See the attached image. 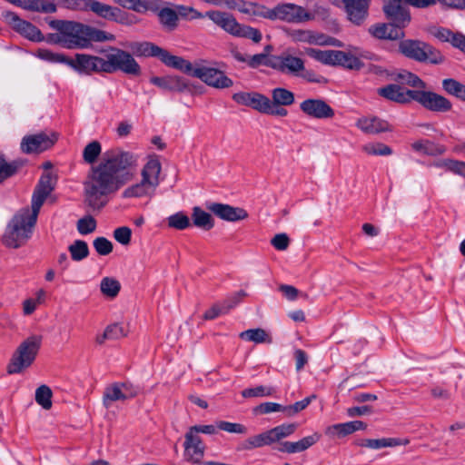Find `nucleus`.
Instances as JSON below:
<instances>
[{
    "instance_id": "nucleus-30",
    "label": "nucleus",
    "mask_w": 465,
    "mask_h": 465,
    "mask_svg": "<svg viewBox=\"0 0 465 465\" xmlns=\"http://www.w3.org/2000/svg\"><path fill=\"white\" fill-rule=\"evenodd\" d=\"M272 444V439L270 438L268 430H265L262 433L252 435L242 440L238 444L236 450L238 451H248Z\"/></svg>"
},
{
    "instance_id": "nucleus-22",
    "label": "nucleus",
    "mask_w": 465,
    "mask_h": 465,
    "mask_svg": "<svg viewBox=\"0 0 465 465\" xmlns=\"http://www.w3.org/2000/svg\"><path fill=\"white\" fill-rule=\"evenodd\" d=\"M92 11L96 15L117 23H124L126 18V13L122 11L119 7L112 6L97 0H89L87 11Z\"/></svg>"
},
{
    "instance_id": "nucleus-61",
    "label": "nucleus",
    "mask_w": 465,
    "mask_h": 465,
    "mask_svg": "<svg viewBox=\"0 0 465 465\" xmlns=\"http://www.w3.org/2000/svg\"><path fill=\"white\" fill-rule=\"evenodd\" d=\"M35 190L40 193H43V194H45L48 196L54 190L53 178H52L51 173H44L41 176Z\"/></svg>"
},
{
    "instance_id": "nucleus-10",
    "label": "nucleus",
    "mask_w": 465,
    "mask_h": 465,
    "mask_svg": "<svg viewBox=\"0 0 465 465\" xmlns=\"http://www.w3.org/2000/svg\"><path fill=\"white\" fill-rule=\"evenodd\" d=\"M382 10L387 20L397 29L403 30L411 22L410 9L403 0H385Z\"/></svg>"
},
{
    "instance_id": "nucleus-27",
    "label": "nucleus",
    "mask_w": 465,
    "mask_h": 465,
    "mask_svg": "<svg viewBox=\"0 0 465 465\" xmlns=\"http://www.w3.org/2000/svg\"><path fill=\"white\" fill-rule=\"evenodd\" d=\"M369 33L377 39L398 40L405 36L403 30L395 28L390 22L379 23L369 28Z\"/></svg>"
},
{
    "instance_id": "nucleus-35",
    "label": "nucleus",
    "mask_w": 465,
    "mask_h": 465,
    "mask_svg": "<svg viewBox=\"0 0 465 465\" xmlns=\"http://www.w3.org/2000/svg\"><path fill=\"white\" fill-rule=\"evenodd\" d=\"M306 54L314 60L328 65H335L337 50H321L318 48H306Z\"/></svg>"
},
{
    "instance_id": "nucleus-54",
    "label": "nucleus",
    "mask_w": 465,
    "mask_h": 465,
    "mask_svg": "<svg viewBox=\"0 0 465 465\" xmlns=\"http://www.w3.org/2000/svg\"><path fill=\"white\" fill-rule=\"evenodd\" d=\"M275 390L272 387L260 385L255 388H249L243 390L242 391V396L243 398L264 397L272 396Z\"/></svg>"
},
{
    "instance_id": "nucleus-34",
    "label": "nucleus",
    "mask_w": 465,
    "mask_h": 465,
    "mask_svg": "<svg viewBox=\"0 0 465 465\" xmlns=\"http://www.w3.org/2000/svg\"><path fill=\"white\" fill-rule=\"evenodd\" d=\"M335 65H340L351 70H360L363 63L351 54L337 50Z\"/></svg>"
},
{
    "instance_id": "nucleus-8",
    "label": "nucleus",
    "mask_w": 465,
    "mask_h": 465,
    "mask_svg": "<svg viewBox=\"0 0 465 465\" xmlns=\"http://www.w3.org/2000/svg\"><path fill=\"white\" fill-rule=\"evenodd\" d=\"M104 62L106 74L117 71L134 76L141 74V67L135 59L128 52L116 47L109 48L104 55Z\"/></svg>"
},
{
    "instance_id": "nucleus-59",
    "label": "nucleus",
    "mask_w": 465,
    "mask_h": 465,
    "mask_svg": "<svg viewBox=\"0 0 465 465\" xmlns=\"http://www.w3.org/2000/svg\"><path fill=\"white\" fill-rule=\"evenodd\" d=\"M217 428L219 430H224L229 433H235V434H246L247 433V428L241 423L219 420V421H217Z\"/></svg>"
},
{
    "instance_id": "nucleus-25",
    "label": "nucleus",
    "mask_w": 465,
    "mask_h": 465,
    "mask_svg": "<svg viewBox=\"0 0 465 465\" xmlns=\"http://www.w3.org/2000/svg\"><path fill=\"white\" fill-rule=\"evenodd\" d=\"M356 126L368 134H377L392 130L387 121L376 116L360 118L356 123Z\"/></svg>"
},
{
    "instance_id": "nucleus-11",
    "label": "nucleus",
    "mask_w": 465,
    "mask_h": 465,
    "mask_svg": "<svg viewBox=\"0 0 465 465\" xmlns=\"http://www.w3.org/2000/svg\"><path fill=\"white\" fill-rule=\"evenodd\" d=\"M4 22L14 31L33 42L45 41V36L35 25L22 19L17 14L10 11L3 12Z\"/></svg>"
},
{
    "instance_id": "nucleus-16",
    "label": "nucleus",
    "mask_w": 465,
    "mask_h": 465,
    "mask_svg": "<svg viewBox=\"0 0 465 465\" xmlns=\"http://www.w3.org/2000/svg\"><path fill=\"white\" fill-rule=\"evenodd\" d=\"M192 75L217 89L229 88L233 84L232 80L227 77L223 71L213 67L201 66L194 68Z\"/></svg>"
},
{
    "instance_id": "nucleus-41",
    "label": "nucleus",
    "mask_w": 465,
    "mask_h": 465,
    "mask_svg": "<svg viewBox=\"0 0 465 465\" xmlns=\"http://www.w3.org/2000/svg\"><path fill=\"white\" fill-rule=\"evenodd\" d=\"M131 49L137 55L158 57L162 47L150 42H136L132 44Z\"/></svg>"
},
{
    "instance_id": "nucleus-64",
    "label": "nucleus",
    "mask_w": 465,
    "mask_h": 465,
    "mask_svg": "<svg viewBox=\"0 0 465 465\" xmlns=\"http://www.w3.org/2000/svg\"><path fill=\"white\" fill-rule=\"evenodd\" d=\"M114 238L122 245H128L131 242L132 230L127 226H121L114 231Z\"/></svg>"
},
{
    "instance_id": "nucleus-36",
    "label": "nucleus",
    "mask_w": 465,
    "mask_h": 465,
    "mask_svg": "<svg viewBox=\"0 0 465 465\" xmlns=\"http://www.w3.org/2000/svg\"><path fill=\"white\" fill-rule=\"evenodd\" d=\"M240 338L255 343H272L271 335L263 329H249L240 333Z\"/></svg>"
},
{
    "instance_id": "nucleus-26",
    "label": "nucleus",
    "mask_w": 465,
    "mask_h": 465,
    "mask_svg": "<svg viewBox=\"0 0 465 465\" xmlns=\"http://www.w3.org/2000/svg\"><path fill=\"white\" fill-rule=\"evenodd\" d=\"M150 81L153 84L165 91L182 93L188 89L187 81L183 77L177 75L153 76Z\"/></svg>"
},
{
    "instance_id": "nucleus-38",
    "label": "nucleus",
    "mask_w": 465,
    "mask_h": 465,
    "mask_svg": "<svg viewBox=\"0 0 465 465\" xmlns=\"http://www.w3.org/2000/svg\"><path fill=\"white\" fill-rule=\"evenodd\" d=\"M442 89L450 95L465 102V85L453 78L442 81Z\"/></svg>"
},
{
    "instance_id": "nucleus-9",
    "label": "nucleus",
    "mask_w": 465,
    "mask_h": 465,
    "mask_svg": "<svg viewBox=\"0 0 465 465\" xmlns=\"http://www.w3.org/2000/svg\"><path fill=\"white\" fill-rule=\"evenodd\" d=\"M49 26L56 33L48 34L45 40L53 45H59L66 49L76 48L75 21L52 19L48 21Z\"/></svg>"
},
{
    "instance_id": "nucleus-28",
    "label": "nucleus",
    "mask_w": 465,
    "mask_h": 465,
    "mask_svg": "<svg viewBox=\"0 0 465 465\" xmlns=\"http://www.w3.org/2000/svg\"><path fill=\"white\" fill-rule=\"evenodd\" d=\"M366 423L361 420L337 423L326 428L325 434L331 438H342L357 430H363L366 429Z\"/></svg>"
},
{
    "instance_id": "nucleus-19",
    "label": "nucleus",
    "mask_w": 465,
    "mask_h": 465,
    "mask_svg": "<svg viewBox=\"0 0 465 465\" xmlns=\"http://www.w3.org/2000/svg\"><path fill=\"white\" fill-rule=\"evenodd\" d=\"M300 109L312 118L329 119L334 116V110L322 99H306L300 104Z\"/></svg>"
},
{
    "instance_id": "nucleus-60",
    "label": "nucleus",
    "mask_w": 465,
    "mask_h": 465,
    "mask_svg": "<svg viewBox=\"0 0 465 465\" xmlns=\"http://www.w3.org/2000/svg\"><path fill=\"white\" fill-rule=\"evenodd\" d=\"M166 5L170 4L163 0H141L140 13L151 11L158 15Z\"/></svg>"
},
{
    "instance_id": "nucleus-5",
    "label": "nucleus",
    "mask_w": 465,
    "mask_h": 465,
    "mask_svg": "<svg viewBox=\"0 0 465 465\" xmlns=\"http://www.w3.org/2000/svg\"><path fill=\"white\" fill-rule=\"evenodd\" d=\"M399 51L405 57L419 63L441 64L444 55L431 45L414 39H404L399 44Z\"/></svg>"
},
{
    "instance_id": "nucleus-48",
    "label": "nucleus",
    "mask_w": 465,
    "mask_h": 465,
    "mask_svg": "<svg viewBox=\"0 0 465 465\" xmlns=\"http://www.w3.org/2000/svg\"><path fill=\"white\" fill-rule=\"evenodd\" d=\"M102 152L101 143L98 141L89 143L83 151V158L87 163H94Z\"/></svg>"
},
{
    "instance_id": "nucleus-12",
    "label": "nucleus",
    "mask_w": 465,
    "mask_h": 465,
    "mask_svg": "<svg viewBox=\"0 0 465 465\" xmlns=\"http://www.w3.org/2000/svg\"><path fill=\"white\" fill-rule=\"evenodd\" d=\"M57 139V134L51 131L25 135L21 141L20 149L26 154L39 153L50 149Z\"/></svg>"
},
{
    "instance_id": "nucleus-13",
    "label": "nucleus",
    "mask_w": 465,
    "mask_h": 465,
    "mask_svg": "<svg viewBox=\"0 0 465 465\" xmlns=\"http://www.w3.org/2000/svg\"><path fill=\"white\" fill-rule=\"evenodd\" d=\"M75 35L77 49L88 48L92 42H106L114 40V35L113 34L79 22H75Z\"/></svg>"
},
{
    "instance_id": "nucleus-57",
    "label": "nucleus",
    "mask_w": 465,
    "mask_h": 465,
    "mask_svg": "<svg viewBox=\"0 0 465 465\" xmlns=\"http://www.w3.org/2000/svg\"><path fill=\"white\" fill-rule=\"evenodd\" d=\"M271 99L262 94L256 93V94L253 95L251 107L262 114H267L271 108Z\"/></svg>"
},
{
    "instance_id": "nucleus-15",
    "label": "nucleus",
    "mask_w": 465,
    "mask_h": 465,
    "mask_svg": "<svg viewBox=\"0 0 465 465\" xmlns=\"http://www.w3.org/2000/svg\"><path fill=\"white\" fill-rule=\"evenodd\" d=\"M413 101L431 112L447 113L452 109V104L449 99L437 93L423 89L416 90Z\"/></svg>"
},
{
    "instance_id": "nucleus-58",
    "label": "nucleus",
    "mask_w": 465,
    "mask_h": 465,
    "mask_svg": "<svg viewBox=\"0 0 465 465\" xmlns=\"http://www.w3.org/2000/svg\"><path fill=\"white\" fill-rule=\"evenodd\" d=\"M178 17L181 16L182 18L187 19V20H195V19H201L205 16V14H202L201 12L197 11L192 6L183 5H176Z\"/></svg>"
},
{
    "instance_id": "nucleus-21",
    "label": "nucleus",
    "mask_w": 465,
    "mask_h": 465,
    "mask_svg": "<svg viewBox=\"0 0 465 465\" xmlns=\"http://www.w3.org/2000/svg\"><path fill=\"white\" fill-rule=\"evenodd\" d=\"M416 90L406 89L400 84H391L377 90V94L391 102L409 104L414 100Z\"/></svg>"
},
{
    "instance_id": "nucleus-31",
    "label": "nucleus",
    "mask_w": 465,
    "mask_h": 465,
    "mask_svg": "<svg viewBox=\"0 0 465 465\" xmlns=\"http://www.w3.org/2000/svg\"><path fill=\"white\" fill-rule=\"evenodd\" d=\"M166 5L157 15L160 25L167 31H173L178 27L177 9H173Z\"/></svg>"
},
{
    "instance_id": "nucleus-46",
    "label": "nucleus",
    "mask_w": 465,
    "mask_h": 465,
    "mask_svg": "<svg viewBox=\"0 0 465 465\" xmlns=\"http://www.w3.org/2000/svg\"><path fill=\"white\" fill-rule=\"evenodd\" d=\"M71 258L75 262H80L89 255L87 243L83 240H76L68 247Z\"/></svg>"
},
{
    "instance_id": "nucleus-17",
    "label": "nucleus",
    "mask_w": 465,
    "mask_h": 465,
    "mask_svg": "<svg viewBox=\"0 0 465 465\" xmlns=\"http://www.w3.org/2000/svg\"><path fill=\"white\" fill-rule=\"evenodd\" d=\"M271 67L282 74L298 76L304 71V62L302 58L285 52L272 58Z\"/></svg>"
},
{
    "instance_id": "nucleus-42",
    "label": "nucleus",
    "mask_w": 465,
    "mask_h": 465,
    "mask_svg": "<svg viewBox=\"0 0 465 465\" xmlns=\"http://www.w3.org/2000/svg\"><path fill=\"white\" fill-rule=\"evenodd\" d=\"M35 55L39 59L46 61L48 63L64 64L68 66H69V63H70V59H71L64 54L54 53V52H52L51 50L45 49V48H39L36 51Z\"/></svg>"
},
{
    "instance_id": "nucleus-44",
    "label": "nucleus",
    "mask_w": 465,
    "mask_h": 465,
    "mask_svg": "<svg viewBox=\"0 0 465 465\" xmlns=\"http://www.w3.org/2000/svg\"><path fill=\"white\" fill-rule=\"evenodd\" d=\"M411 147L416 152H420L426 154L436 155L442 154L445 150L442 146L436 145L429 140H420L414 142Z\"/></svg>"
},
{
    "instance_id": "nucleus-20",
    "label": "nucleus",
    "mask_w": 465,
    "mask_h": 465,
    "mask_svg": "<svg viewBox=\"0 0 465 465\" xmlns=\"http://www.w3.org/2000/svg\"><path fill=\"white\" fill-rule=\"evenodd\" d=\"M184 438V460L190 463H199L203 460L205 450V445L201 437L187 431Z\"/></svg>"
},
{
    "instance_id": "nucleus-49",
    "label": "nucleus",
    "mask_w": 465,
    "mask_h": 465,
    "mask_svg": "<svg viewBox=\"0 0 465 465\" xmlns=\"http://www.w3.org/2000/svg\"><path fill=\"white\" fill-rule=\"evenodd\" d=\"M362 151L369 155H391L392 153V150L390 146L382 143H370L362 147Z\"/></svg>"
},
{
    "instance_id": "nucleus-33",
    "label": "nucleus",
    "mask_w": 465,
    "mask_h": 465,
    "mask_svg": "<svg viewBox=\"0 0 465 465\" xmlns=\"http://www.w3.org/2000/svg\"><path fill=\"white\" fill-rule=\"evenodd\" d=\"M393 80L414 88L425 89L427 86L421 78L407 70H401L395 74Z\"/></svg>"
},
{
    "instance_id": "nucleus-51",
    "label": "nucleus",
    "mask_w": 465,
    "mask_h": 465,
    "mask_svg": "<svg viewBox=\"0 0 465 465\" xmlns=\"http://www.w3.org/2000/svg\"><path fill=\"white\" fill-rule=\"evenodd\" d=\"M47 195L34 191L32 196V210H29V217L31 218V223H36L39 211L45 203Z\"/></svg>"
},
{
    "instance_id": "nucleus-52",
    "label": "nucleus",
    "mask_w": 465,
    "mask_h": 465,
    "mask_svg": "<svg viewBox=\"0 0 465 465\" xmlns=\"http://www.w3.org/2000/svg\"><path fill=\"white\" fill-rule=\"evenodd\" d=\"M251 8L242 9L241 11L245 14H252L255 16L274 20L273 8L270 9L264 5H259L257 4H250Z\"/></svg>"
},
{
    "instance_id": "nucleus-47",
    "label": "nucleus",
    "mask_w": 465,
    "mask_h": 465,
    "mask_svg": "<svg viewBox=\"0 0 465 465\" xmlns=\"http://www.w3.org/2000/svg\"><path fill=\"white\" fill-rule=\"evenodd\" d=\"M52 390L47 385H41L35 391V401L45 410L52 407Z\"/></svg>"
},
{
    "instance_id": "nucleus-7",
    "label": "nucleus",
    "mask_w": 465,
    "mask_h": 465,
    "mask_svg": "<svg viewBox=\"0 0 465 465\" xmlns=\"http://www.w3.org/2000/svg\"><path fill=\"white\" fill-rule=\"evenodd\" d=\"M41 343L42 337L38 335H32L22 341L12 355L7 372L16 374L30 367L36 358Z\"/></svg>"
},
{
    "instance_id": "nucleus-3",
    "label": "nucleus",
    "mask_w": 465,
    "mask_h": 465,
    "mask_svg": "<svg viewBox=\"0 0 465 465\" xmlns=\"http://www.w3.org/2000/svg\"><path fill=\"white\" fill-rule=\"evenodd\" d=\"M297 428V423H283L268 430V433L272 439V443H280L277 448L279 451L289 454L302 452L308 450L320 440L321 434L314 432L313 434L306 436L295 442L281 441L282 439L292 435L296 431Z\"/></svg>"
},
{
    "instance_id": "nucleus-2",
    "label": "nucleus",
    "mask_w": 465,
    "mask_h": 465,
    "mask_svg": "<svg viewBox=\"0 0 465 465\" xmlns=\"http://www.w3.org/2000/svg\"><path fill=\"white\" fill-rule=\"evenodd\" d=\"M161 170L160 161L155 157L150 158L141 171V181L124 189L122 194L123 197H152L160 183Z\"/></svg>"
},
{
    "instance_id": "nucleus-29",
    "label": "nucleus",
    "mask_w": 465,
    "mask_h": 465,
    "mask_svg": "<svg viewBox=\"0 0 465 465\" xmlns=\"http://www.w3.org/2000/svg\"><path fill=\"white\" fill-rule=\"evenodd\" d=\"M158 58L167 66L178 69L185 74L192 75L193 64L183 57L173 55L165 49H161Z\"/></svg>"
},
{
    "instance_id": "nucleus-50",
    "label": "nucleus",
    "mask_w": 465,
    "mask_h": 465,
    "mask_svg": "<svg viewBox=\"0 0 465 465\" xmlns=\"http://www.w3.org/2000/svg\"><path fill=\"white\" fill-rule=\"evenodd\" d=\"M168 226L176 230H184L191 225L189 217L178 212L167 218Z\"/></svg>"
},
{
    "instance_id": "nucleus-53",
    "label": "nucleus",
    "mask_w": 465,
    "mask_h": 465,
    "mask_svg": "<svg viewBox=\"0 0 465 465\" xmlns=\"http://www.w3.org/2000/svg\"><path fill=\"white\" fill-rule=\"evenodd\" d=\"M435 165L437 167L446 168L448 171L454 173L455 174H459L465 178V163L455 161V160H443L441 162L436 163Z\"/></svg>"
},
{
    "instance_id": "nucleus-18",
    "label": "nucleus",
    "mask_w": 465,
    "mask_h": 465,
    "mask_svg": "<svg viewBox=\"0 0 465 465\" xmlns=\"http://www.w3.org/2000/svg\"><path fill=\"white\" fill-rule=\"evenodd\" d=\"M274 20L288 23H301L311 18L310 14L302 6L293 4H282L273 8Z\"/></svg>"
},
{
    "instance_id": "nucleus-1",
    "label": "nucleus",
    "mask_w": 465,
    "mask_h": 465,
    "mask_svg": "<svg viewBox=\"0 0 465 465\" xmlns=\"http://www.w3.org/2000/svg\"><path fill=\"white\" fill-rule=\"evenodd\" d=\"M139 155L115 147L104 153L100 163L93 167L84 183L85 203L101 209L107 196L117 192L135 176Z\"/></svg>"
},
{
    "instance_id": "nucleus-39",
    "label": "nucleus",
    "mask_w": 465,
    "mask_h": 465,
    "mask_svg": "<svg viewBox=\"0 0 465 465\" xmlns=\"http://www.w3.org/2000/svg\"><path fill=\"white\" fill-rule=\"evenodd\" d=\"M410 440L400 438H381V439H370V449L380 450L382 448H393L401 445H408Z\"/></svg>"
},
{
    "instance_id": "nucleus-45",
    "label": "nucleus",
    "mask_w": 465,
    "mask_h": 465,
    "mask_svg": "<svg viewBox=\"0 0 465 465\" xmlns=\"http://www.w3.org/2000/svg\"><path fill=\"white\" fill-rule=\"evenodd\" d=\"M121 289L120 282L112 277H104L100 283L101 292L109 298H114L118 295Z\"/></svg>"
},
{
    "instance_id": "nucleus-6",
    "label": "nucleus",
    "mask_w": 465,
    "mask_h": 465,
    "mask_svg": "<svg viewBox=\"0 0 465 465\" xmlns=\"http://www.w3.org/2000/svg\"><path fill=\"white\" fill-rule=\"evenodd\" d=\"M205 16L233 36L248 38L254 43L261 42L262 38V35L258 29L239 24L234 16L229 13L212 10L206 12Z\"/></svg>"
},
{
    "instance_id": "nucleus-62",
    "label": "nucleus",
    "mask_w": 465,
    "mask_h": 465,
    "mask_svg": "<svg viewBox=\"0 0 465 465\" xmlns=\"http://www.w3.org/2000/svg\"><path fill=\"white\" fill-rule=\"evenodd\" d=\"M96 252L105 256L113 252V243L105 237H97L93 242Z\"/></svg>"
},
{
    "instance_id": "nucleus-23",
    "label": "nucleus",
    "mask_w": 465,
    "mask_h": 465,
    "mask_svg": "<svg viewBox=\"0 0 465 465\" xmlns=\"http://www.w3.org/2000/svg\"><path fill=\"white\" fill-rule=\"evenodd\" d=\"M207 208L220 219L228 222L242 221L248 217V213L243 208L229 204L212 203L207 205Z\"/></svg>"
},
{
    "instance_id": "nucleus-37",
    "label": "nucleus",
    "mask_w": 465,
    "mask_h": 465,
    "mask_svg": "<svg viewBox=\"0 0 465 465\" xmlns=\"http://www.w3.org/2000/svg\"><path fill=\"white\" fill-rule=\"evenodd\" d=\"M125 401L119 382L110 384L104 389L103 395V404L106 409L112 406L114 401Z\"/></svg>"
},
{
    "instance_id": "nucleus-56",
    "label": "nucleus",
    "mask_w": 465,
    "mask_h": 465,
    "mask_svg": "<svg viewBox=\"0 0 465 465\" xmlns=\"http://www.w3.org/2000/svg\"><path fill=\"white\" fill-rule=\"evenodd\" d=\"M96 229V221L91 215H86L77 222V230L80 234L85 235L94 232Z\"/></svg>"
},
{
    "instance_id": "nucleus-63",
    "label": "nucleus",
    "mask_w": 465,
    "mask_h": 465,
    "mask_svg": "<svg viewBox=\"0 0 465 465\" xmlns=\"http://www.w3.org/2000/svg\"><path fill=\"white\" fill-rule=\"evenodd\" d=\"M255 415H263L271 412L282 411L283 406L276 402H263L253 408Z\"/></svg>"
},
{
    "instance_id": "nucleus-24",
    "label": "nucleus",
    "mask_w": 465,
    "mask_h": 465,
    "mask_svg": "<svg viewBox=\"0 0 465 465\" xmlns=\"http://www.w3.org/2000/svg\"><path fill=\"white\" fill-rule=\"evenodd\" d=\"M348 19L361 25L368 16L370 0H343Z\"/></svg>"
},
{
    "instance_id": "nucleus-4",
    "label": "nucleus",
    "mask_w": 465,
    "mask_h": 465,
    "mask_svg": "<svg viewBox=\"0 0 465 465\" xmlns=\"http://www.w3.org/2000/svg\"><path fill=\"white\" fill-rule=\"evenodd\" d=\"M36 223H31L29 209L20 210L6 226L2 242L8 248L17 249L25 244Z\"/></svg>"
},
{
    "instance_id": "nucleus-43",
    "label": "nucleus",
    "mask_w": 465,
    "mask_h": 465,
    "mask_svg": "<svg viewBox=\"0 0 465 465\" xmlns=\"http://www.w3.org/2000/svg\"><path fill=\"white\" fill-rule=\"evenodd\" d=\"M21 166L22 162L13 161L7 163L5 156L0 153V183L15 174Z\"/></svg>"
},
{
    "instance_id": "nucleus-55",
    "label": "nucleus",
    "mask_w": 465,
    "mask_h": 465,
    "mask_svg": "<svg viewBox=\"0 0 465 465\" xmlns=\"http://www.w3.org/2000/svg\"><path fill=\"white\" fill-rule=\"evenodd\" d=\"M315 398V395L304 398L300 401H296L294 404L289 406H283V412L287 417H292L298 412L303 411L311 403L312 400Z\"/></svg>"
},
{
    "instance_id": "nucleus-40",
    "label": "nucleus",
    "mask_w": 465,
    "mask_h": 465,
    "mask_svg": "<svg viewBox=\"0 0 465 465\" xmlns=\"http://www.w3.org/2000/svg\"><path fill=\"white\" fill-rule=\"evenodd\" d=\"M294 101V94L286 88L277 87L272 91L271 103L290 106L293 104Z\"/></svg>"
},
{
    "instance_id": "nucleus-32",
    "label": "nucleus",
    "mask_w": 465,
    "mask_h": 465,
    "mask_svg": "<svg viewBox=\"0 0 465 465\" xmlns=\"http://www.w3.org/2000/svg\"><path fill=\"white\" fill-rule=\"evenodd\" d=\"M192 220L196 227L205 231H209L214 226L212 215L198 206L193 208Z\"/></svg>"
},
{
    "instance_id": "nucleus-14",
    "label": "nucleus",
    "mask_w": 465,
    "mask_h": 465,
    "mask_svg": "<svg viewBox=\"0 0 465 465\" xmlns=\"http://www.w3.org/2000/svg\"><path fill=\"white\" fill-rule=\"evenodd\" d=\"M69 66L79 74H92L105 73L104 57L88 54H76L70 59Z\"/></svg>"
}]
</instances>
